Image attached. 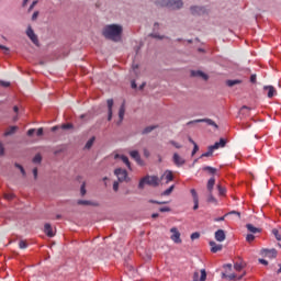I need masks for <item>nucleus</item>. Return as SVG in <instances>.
Here are the masks:
<instances>
[{
  "mask_svg": "<svg viewBox=\"0 0 281 281\" xmlns=\"http://www.w3.org/2000/svg\"><path fill=\"white\" fill-rule=\"evenodd\" d=\"M123 27L119 24H110L104 26L102 34L105 38L117 43L122 36Z\"/></svg>",
  "mask_w": 281,
  "mask_h": 281,
  "instance_id": "obj_1",
  "label": "nucleus"
},
{
  "mask_svg": "<svg viewBox=\"0 0 281 281\" xmlns=\"http://www.w3.org/2000/svg\"><path fill=\"white\" fill-rule=\"evenodd\" d=\"M159 178L157 176H145L144 178L140 179L138 183L139 190H144L145 186H153L154 188H157L159 186Z\"/></svg>",
  "mask_w": 281,
  "mask_h": 281,
  "instance_id": "obj_2",
  "label": "nucleus"
},
{
  "mask_svg": "<svg viewBox=\"0 0 281 281\" xmlns=\"http://www.w3.org/2000/svg\"><path fill=\"white\" fill-rule=\"evenodd\" d=\"M114 175L117 177V180L121 183L124 181L128 183V181H131V178H128V171H126V169L117 168L114 170Z\"/></svg>",
  "mask_w": 281,
  "mask_h": 281,
  "instance_id": "obj_3",
  "label": "nucleus"
},
{
  "mask_svg": "<svg viewBox=\"0 0 281 281\" xmlns=\"http://www.w3.org/2000/svg\"><path fill=\"white\" fill-rule=\"evenodd\" d=\"M205 122L206 124H209V126H214V128H218V125L216 124V122H214L213 120L211 119H198V120H193V121H190L188 122L187 124L190 125V124H201Z\"/></svg>",
  "mask_w": 281,
  "mask_h": 281,
  "instance_id": "obj_4",
  "label": "nucleus"
},
{
  "mask_svg": "<svg viewBox=\"0 0 281 281\" xmlns=\"http://www.w3.org/2000/svg\"><path fill=\"white\" fill-rule=\"evenodd\" d=\"M155 4L158 8H172L177 4V0H156Z\"/></svg>",
  "mask_w": 281,
  "mask_h": 281,
  "instance_id": "obj_5",
  "label": "nucleus"
},
{
  "mask_svg": "<svg viewBox=\"0 0 281 281\" xmlns=\"http://www.w3.org/2000/svg\"><path fill=\"white\" fill-rule=\"evenodd\" d=\"M26 36H29V38L32 41V43H34V45L38 46V36L36 35V33H34V30L32 29V26L27 27Z\"/></svg>",
  "mask_w": 281,
  "mask_h": 281,
  "instance_id": "obj_6",
  "label": "nucleus"
},
{
  "mask_svg": "<svg viewBox=\"0 0 281 281\" xmlns=\"http://www.w3.org/2000/svg\"><path fill=\"white\" fill-rule=\"evenodd\" d=\"M190 10H191V14H193V16H201L207 12V10L203 7H191Z\"/></svg>",
  "mask_w": 281,
  "mask_h": 281,
  "instance_id": "obj_7",
  "label": "nucleus"
},
{
  "mask_svg": "<svg viewBox=\"0 0 281 281\" xmlns=\"http://www.w3.org/2000/svg\"><path fill=\"white\" fill-rule=\"evenodd\" d=\"M114 159H121V161H123V164H125V166L128 168V170H133V167H131V160H128V158L125 155L116 154L114 156Z\"/></svg>",
  "mask_w": 281,
  "mask_h": 281,
  "instance_id": "obj_8",
  "label": "nucleus"
},
{
  "mask_svg": "<svg viewBox=\"0 0 281 281\" xmlns=\"http://www.w3.org/2000/svg\"><path fill=\"white\" fill-rule=\"evenodd\" d=\"M130 156L132 159H135L138 166H144V160H142V156H139V151L137 150H132L130 151Z\"/></svg>",
  "mask_w": 281,
  "mask_h": 281,
  "instance_id": "obj_9",
  "label": "nucleus"
},
{
  "mask_svg": "<svg viewBox=\"0 0 281 281\" xmlns=\"http://www.w3.org/2000/svg\"><path fill=\"white\" fill-rule=\"evenodd\" d=\"M192 78H202V80H209V76L201 70H191Z\"/></svg>",
  "mask_w": 281,
  "mask_h": 281,
  "instance_id": "obj_10",
  "label": "nucleus"
},
{
  "mask_svg": "<svg viewBox=\"0 0 281 281\" xmlns=\"http://www.w3.org/2000/svg\"><path fill=\"white\" fill-rule=\"evenodd\" d=\"M262 254L266 256V258H276L278 256V250H276V248L263 249Z\"/></svg>",
  "mask_w": 281,
  "mask_h": 281,
  "instance_id": "obj_11",
  "label": "nucleus"
},
{
  "mask_svg": "<svg viewBox=\"0 0 281 281\" xmlns=\"http://www.w3.org/2000/svg\"><path fill=\"white\" fill-rule=\"evenodd\" d=\"M227 146V139L225 138H220V142H216L214 145H211V147L214 150H218V148H225Z\"/></svg>",
  "mask_w": 281,
  "mask_h": 281,
  "instance_id": "obj_12",
  "label": "nucleus"
},
{
  "mask_svg": "<svg viewBox=\"0 0 281 281\" xmlns=\"http://www.w3.org/2000/svg\"><path fill=\"white\" fill-rule=\"evenodd\" d=\"M161 183H170L172 181V171H165L160 178Z\"/></svg>",
  "mask_w": 281,
  "mask_h": 281,
  "instance_id": "obj_13",
  "label": "nucleus"
},
{
  "mask_svg": "<svg viewBox=\"0 0 281 281\" xmlns=\"http://www.w3.org/2000/svg\"><path fill=\"white\" fill-rule=\"evenodd\" d=\"M44 233L48 238H54V236H56V233H54V229L52 228V224L44 225Z\"/></svg>",
  "mask_w": 281,
  "mask_h": 281,
  "instance_id": "obj_14",
  "label": "nucleus"
},
{
  "mask_svg": "<svg viewBox=\"0 0 281 281\" xmlns=\"http://www.w3.org/2000/svg\"><path fill=\"white\" fill-rule=\"evenodd\" d=\"M106 102H108V121L111 122V120H113V99H109Z\"/></svg>",
  "mask_w": 281,
  "mask_h": 281,
  "instance_id": "obj_15",
  "label": "nucleus"
},
{
  "mask_svg": "<svg viewBox=\"0 0 281 281\" xmlns=\"http://www.w3.org/2000/svg\"><path fill=\"white\" fill-rule=\"evenodd\" d=\"M225 238H226L225 231L218 229L217 232H215V240H217V243H223Z\"/></svg>",
  "mask_w": 281,
  "mask_h": 281,
  "instance_id": "obj_16",
  "label": "nucleus"
},
{
  "mask_svg": "<svg viewBox=\"0 0 281 281\" xmlns=\"http://www.w3.org/2000/svg\"><path fill=\"white\" fill-rule=\"evenodd\" d=\"M210 247H211L212 254H217V251L223 250V245H218L215 241H210Z\"/></svg>",
  "mask_w": 281,
  "mask_h": 281,
  "instance_id": "obj_17",
  "label": "nucleus"
},
{
  "mask_svg": "<svg viewBox=\"0 0 281 281\" xmlns=\"http://www.w3.org/2000/svg\"><path fill=\"white\" fill-rule=\"evenodd\" d=\"M126 113V106H125V103L123 102L120 110H119V123L117 124H122V122L124 121V115Z\"/></svg>",
  "mask_w": 281,
  "mask_h": 281,
  "instance_id": "obj_18",
  "label": "nucleus"
},
{
  "mask_svg": "<svg viewBox=\"0 0 281 281\" xmlns=\"http://www.w3.org/2000/svg\"><path fill=\"white\" fill-rule=\"evenodd\" d=\"M191 194L193 196V210H199V194L196 193V190L191 189Z\"/></svg>",
  "mask_w": 281,
  "mask_h": 281,
  "instance_id": "obj_19",
  "label": "nucleus"
},
{
  "mask_svg": "<svg viewBox=\"0 0 281 281\" xmlns=\"http://www.w3.org/2000/svg\"><path fill=\"white\" fill-rule=\"evenodd\" d=\"M246 272H244L241 276L236 277L235 273H231V274H226V273H222V278H226L227 280H243L244 276Z\"/></svg>",
  "mask_w": 281,
  "mask_h": 281,
  "instance_id": "obj_20",
  "label": "nucleus"
},
{
  "mask_svg": "<svg viewBox=\"0 0 281 281\" xmlns=\"http://www.w3.org/2000/svg\"><path fill=\"white\" fill-rule=\"evenodd\" d=\"M263 90L268 91V93H267L268 98H273V95H276V93H277L276 88L273 86H265Z\"/></svg>",
  "mask_w": 281,
  "mask_h": 281,
  "instance_id": "obj_21",
  "label": "nucleus"
},
{
  "mask_svg": "<svg viewBox=\"0 0 281 281\" xmlns=\"http://www.w3.org/2000/svg\"><path fill=\"white\" fill-rule=\"evenodd\" d=\"M77 204L78 205H92L93 207H98V205H99L97 202H92L89 200H78Z\"/></svg>",
  "mask_w": 281,
  "mask_h": 281,
  "instance_id": "obj_22",
  "label": "nucleus"
},
{
  "mask_svg": "<svg viewBox=\"0 0 281 281\" xmlns=\"http://www.w3.org/2000/svg\"><path fill=\"white\" fill-rule=\"evenodd\" d=\"M246 229H248V232H250V234H260V232H261L260 228L254 226L252 224H247Z\"/></svg>",
  "mask_w": 281,
  "mask_h": 281,
  "instance_id": "obj_23",
  "label": "nucleus"
},
{
  "mask_svg": "<svg viewBox=\"0 0 281 281\" xmlns=\"http://www.w3.org/2000/svg\"><path fill=\"white\" fill-rule=\"evenodd\" d=\"M227 87H236V85H243V80L239 79H229L226 81Z\"/></svg>",
  "mask_w": 281,
  "mask_h": 281,
  "instance_id": "obj_24",
  "label": "nucleus"
},
{
  "mask_svg": "<svg viewBox=\"0 0 281 281\" xmlns=\"http://www.w3.org/2000/svg\"><path fill=\"white\" fill-rule=\"evenodd\" d=\"M215 183H216V179H215L214 177L211 178V179L207 181L206 188H207L209 192L212 193V191L214 190Z\"/></svg>",
  "mask_w": 281,
  "mask_h": 281,
  "instance_id": "obj_25",
  "label": "nucleus"
},
{
  "mask_svg": "<svg viewBox=\"0 0 281 281\" xmlns=\"http://www.w3.org/2000/svg\"><path fill=\"white\" fill-rule=\"evenodd\" d=\"M202 170L204 172H209V175H216V168H213V167H210V166L203 167Z\"/></svg>",
  "mask_w": 281,
  "mask_h": 281,
  "instance_id": "obj_26",
  "label": "nucleus"
},
{
  "mask_svg": "<svg viewBox=\"0 0 281 281\" xmlns=\"http://www.w3.org/2000/svg\"><path fill=\"white\" fill-rule=\"evenodd\" d=\"M155 128H157V126H155V125L147 126L143 130L142 134L148 135V133H153V131H155Z\"/></svg>",
  "mask_w": 281,
  "mask_h": 281,
  "instance_id": "obj_27",
  "label": "nucleus"
},
{
  "mask_svg": "<svg viewBox=\"0 0 281 281\" xmlns=\"http://www.w3.org/2000/svg\"><path fill=\"white\" fill-rule=\"evenodd\" d=\"M95 142V137H91L87 143H86V146L85 148H87V150H89L92 146H93V143Z\"/></svg>",
  "mask_w": 281,
  "mask_h": 281,
  "instance_id": "obj_28",
  "label": "nucleus"
},
{
  "mask_svg": "<svg viewBox=\"0 0 281 281\" xmlns=\"http://www.w3.org/2000/svg\"><path fill=\"white\" fill-rule=\"evenodd\" d=\"M234 269L235 271H243V269H245V265H243V262H236L234 263Z\"/></svg>",
  "mask_w": 281,
  "mask_h": 281,
  "instance_id": "obj_29",
  "label": "nucleus"
},
{
  "mask_svg": "<svg viewBox=\"0 0 281 281\" xmlns=\"http://www.w3.org/2000/svg\"><path fill=\"white\" fill-rule=\"evenodd\" d=\"M272 234L277 240H281V231H278V228L272 229Z\"/></svg>",
  "mask_w": 281,
  "mask_h": 281,
  "instance_id": "obj_30",
  "label": "nucleus"
},
{
  "mask_svg": "<svg viewBox=\"0 0 281 281\" xmlns=\"http://www.w3.org/2000/svg\"><path fill=\"white\" fill-rule=\"evenodd\" d=\"M214 154V148H212V146L209 147V150L204 154L201 155V157H212V155Z\"/></svg>",
  "mask_w": 281,
  "mask_h": 281,
  "instance_id": "obj_31",
  "label": "nucleus"
},
{
  "mask_svg": "<svg viewBox=\"0 0 281 281\" xmlns=\"http://www.w3.org/2000/svg\"><path fill=\"white\" fill-rule=\"evenodd\" d=\"M16 126H11L5 133L4 135L8 136V135H14V133H16Z\"/></svg>",
  "mask_w": 281,
  "mask_h": 281,
  "instance_id": "obj_32",
  "label": "nucleus"
},
{
  "mask_svg": "<svg viewBox=\"0 0 281 281\" xmlns=\"http://www.w3.org/2000/svg\"><path fill=\"white\" fill-rule=\"evenodd\" d=\"M15 168H18L20 170V172L22 173V177H26V172H25V169L23 168V166L15 162Z\"/></svg>",
  "mask_w": 281,
  "mask_h": 281,
  "instance_id": "obj_33",
  "label": "nucleus"
},
{
  "mask_svg": "<svg viewBox=\"0 0 281 281\" xmlns=\"http://www.w3.org/2000/svg\"><path fill=\"white\" fill-rule=\"evenodd\" d=\"M41 161H43V157L41 156V154L35 155V157L33 158V164H41Z\"/></svg>",
  "mask_w": 281,
  "mask_h": 281,
  "instance_id": "obj_34",
  "label": "nucleus"
},
{
  "mask_svg": "<svg viewBox=\"0 0 281 281\" xmlns=\"http://www.w3.org/2000/svg\"><path fill=\"white\" fill-rule=\"evenodd\" d=\"M201 238V233L195 232L191 234V240H199Z\"/></svg>",
  "mask_w": 281,
  "mask_h": 281,
  "instance_id": "obj_35",
  "label": "nucleus"
},
{
  "mask_svg": "<svg viewBox=\"0 0 281 281\" xmlns=\"http://www.w3.org/2000/svg\"><path fill=\"white\" fill-rule=\"evenodd\" d=\"M172 190H175V186H171L170 188H168L167 190H165V191L162 192V196H168V195L172 192Z\"/></svg>",
  "mask_w": 281,
  "mask_h": 281,
  "instance_id": "obj_36",
  "label": "nucleus"
},
{
  "mask_svg": "<svg viewBox=\"0 0 281 281\" xmlns=\"http://www.w3.org/2000/svg\"><path fill=\"white\" fill-rule=\"evenodd\" d=\"M171 233H173L171 235V240H173V243H177V228L176 227L171 228Z\"/></svg>",
  "mask_w": 281,
  "mask_h": 281,
  "instance_id": "obj_37",
  "label": "nucleus"
},
{
  "mask_svg": "<svg viewBox=\"0 0 281 281\" xmlns=\"http://www.w3.org/2000/svg\"><path fill=\"white\" fill-rule=\"evenodd\" d=\"M19 248H20V249H27V241H25V240H20V243H19Z\"/></svg>",
  "mask_w": 281,
  "mask_h": 281,
  "instance_id": "obj_38",
  "label": "nucleus"
},
{
  "mask_svg": "<svg viewBox=\"0 0 281 281\" xmlns=\"http://www.w3.org/2000/svg\"><path fill=\"white\" fill-rule=\"evenodd\" d=\"M246 240L247 243H254V240H256V236H254V234H248L246 236Z\"/></svg>",
  "mask_w": 281,
  "mask_h": 281,
  "instance_id": "obj_39",
  "label": "nucleus"
},
{
  "mask_svg": "<svg viewBox=\"0 0 281 281\" xmlns=\"http://www.w3.org/2000/svg\"><path fill=\"white\" fill-rule=\"evenodd\" d=\"M61 128L64 131H69V128H74V124H71V123L63 124Z\"/></svg>",
  "mask_w": 281,
  "mask_h": 281,
  "instance_id": "obj_40",
  "label": "nucleus"
},
{
  "mask_svg": "<svg viewBox=\"0 0 281 281\" xmlns=\"http://www.w3.org/2000/svg\"><path fill=\"white\" fill-rule=\"evenodd\" d=\"M232 214L240 218V212H237V211H231L226 213L225 216H231Z\"/></svg>",
  "mask_w": 281,
  "mask_h": 281,
  "instance_id": "obj_41",
  "label": "nucleus"
},
{
  "mask_svg": "<svg viewBox=\"0 0 281 281\" xmlns=\"http://www.w3.org/2000/svg\"><path fill=\"white\" fill-rule=\"evenodd\" d=\"M183 164H186V159L177 156V166H183Z\"/></svg>",
  "mask_w": 281,
  "mask_h": 281,
  "instance_id": "obj_42",
  "label": "nucleus"
},
{
  "mask_svg": "<svg viewBox=\"0 0 281 281\" xmlns=\"http://www.w3.org/2000/svg\"><path fill=\"white\" fill-rule=\"evenodd\" d=\"M0 49L4 53V54H10V48L8 46H3L0 44Z\"/></svg>",
  "mask_w": 281,
  "mask_h": 281,
  "instance_id": "obj_43",
  "label": "nucleus"
},
{
  "mask_svg": "<svg viewBox=\"0 0 281 281\" xmlns=\"http://www.w3.org/2000/svg\"><path fill=\"white\" fill-rule=\"evenodd\" d=\"M207 201H209V203H216V198H214V195H212V193L210 192Z\"/></svg>",
  "mask_w": 281,
  "mask_h": 281,
  "instance_id": "obj_44",
  "label": "nucleus"
},
{
  "mask_svg": "<svg viewBox=\"0 0 281 281\" xmlns=\"http://www.w3.org/2000/svg\"><path fill=\"white\" fill-rule=\"evenodd\" d=\"M80 192H81V196H85V194H87V189H86L85 182L81 186Z\"/></svg>",
  "mask_w": 281,
  "mask_h": 281,
  "instance_id": "obj_45",
  "label": "nucleus"
},
{
  "mask_svg": "<svg viewBox=\"0 0 281 281\" xmlns=\"http://www.w3.org/2000/svg\"><path fill=\"white\" fill-rule=\"evenodd\" d=\"M196 153H199V145L194 144L193 150H192V157H194V155H196Z\"/></svg>",
  "mask_w": 281,
  "mask_h": 281,
  "instance_id": "obj_46",
  "label": "nucleus"
},
{
  "mask_svg": "<svg viewBox=\"0 0 281 281\" xmlns=\"http://www.w3.org/2000/svg\"><path fill=\"white\" fill-rule=\"evenodd\" d=\"M113 190L114 192H117L120 190V183L117 181L113 183Z\"/></svg>",
  "mask_w": 281,
  "mask_h": 281,
  "instance_id": "obj_47",
  "label": "nucleus"
},
{
  "mask_svg": "<svg viewBox=\"0 0 281 281\" xmlns=\"http://www.w3.org/2000/svg\"><path fill=\"white\" fill-rule=\"evenodd\" d=\"M217 189H218L220 194L223 196V194H225V192H226L225 188L217 186Z\"/></svg>",
  "mask_w": 281,
  "mask_h": 281,
  "instance_id": "obj_48",
  "label": "nucleus"
},
{
  "mask_svg": "<svg viewBox=\"0 0 281 281\" xmlns=\"http://www.w3.org/2000/svg\"><path fill=\"white\" fill-rule=\"evenodd\" d=\"M38 3L37 0L33 1L32 4L29 8V12H32V10H34V7Z\"/></svg>",
  "mask_w": 281,
  "mask_h": 281,
  "instance_id": "obj_49",
  "label": "nucleus"
},
{
  "mask_svg": "<svg viewBox=\"0 0 281 281\" xmlns=\"http://www.w3.org/2000/svg\"><path fill=\"white\" fill-rule=\"evenodd\" d=\"M4 199H7L8 201H12L14 199V194L12 193L5 194Z\"/></svg>",
  "mask_w": 281,
  "mask_h": 281,
  "instance_id": "obj_50",
  "label": "nucleus"
},
{
  "mask_svg": "<svg viewBox=\"0 0 281 281\" xmlns=\"http://www.w3.org/2000/svg\"><path fill=\"white\" fill-rule=\"evenodd\" d=\"M5 153V148L3 147V144L0 143V157L3 156Z\"/></svg>",
  "mask_w": 281,
  "mask_h": 281,
  "instance_id": "obj_51",
  "label": "nucleus"
},
{
  "mask_svg": "<svg viewBox=\"0 0 281 281\" xmlns=\"http://www.w3.org/2000/svg\"><path fill=\"white\" fill-rule=\"evenodd\" d=\"M34 179H38V168L33 169Z\"/></svg>",
  "mask_w": 281,
  "mask_h": 281,
  "instance_id": "obj_52",
  "label": "nucleus"
},
{
  "mask_svg": "<svg viewBox=\"0 0 281 281\" xmlns=\"http://www.w3.org/2000/svg\"><path fill=\"white\" fill-rule=\"evenodd\" d=\"M34 133H36V130H34V128L29 130L27 131L29 137H32V135H34Z\"/></svg>",
  "mask_w": 281,
  "mask_h": 281,
  "instance_id": "obj_53",
  "label": "nucleus"
},
{
  "mask_svg": "<svg viewBox=\"0 0 281 281\" xmlns=\"http://www.w3.org/2000/svg\"><path fill=\"white\" fill-rule=\"evenodd\" d=\"M1 87H10V81H0Z\"/></svg>",
  "mask_w": 281,
  "mask_h": 281,
  "instance_id": "obj_54",
  "label": "nucleus"
},
{
  "mask_svg": "<svg viewBox=\"0 0 281 281\" xmlns=\"http://www.w3.org/2000/svg\"><path fill=\"white\" fill-rule=\"evenodd\" d=\"M38 19V11H35L32 15V21H36Z\"/></svg>",
  "mask_w": 281,
  "mask_h": 281,
  "instance_id": "obj_55",
  "label": "nucleus"
},
{
  "mask_svg": "<svg viewBox=\"0 0 281 281\" xmlns=\"http://www.w3.org/2000/svg\"><path fill=\"white\" fill-rule=\"evenodd\" d=\"M159 212H170V207L168 206L160 207Z\"/></svg>",
  "mask_w": 281,
  "mask_h": 281,
  "instance_id": "obj_56",
  "label": "nucleus"
},
{
  "mask_svg": "<svg viewBox=\"0 0 281 281\" xmlns=\"http://www.w3.org/2000/svg\"><path fill=\"white\" fill-rule=\"evenodd\" d=\"M177 8H178V10H179V8H183V1L177 0Z\"/></svg>",
  "mask_w": 281,
  "mask_h": 281,
  "instance_id": "obj_57",
  "label": "nucleus"
},
{
  "mask_svg": "<svg viewBox=\"0 0 281 281\" xmlns=\"http://www.w3.org/2000/svg\"><path fill=\"white\" fill-rule=\"evenodd\" d=\"M150 36H151L153 38H159V40L164 38V36H160V35L155 34V33L150 34Z\"/></svg>",
  "mask_w": 281,
  "mask_h": 281,
  "instance_id": "obj_58",
  "label": "nucleus"
},
{
  "mask_svg": "<svg viewBox=\"0 0 281 281\" xmlns=\"http://www.w3.org/2000/svg\"><path fill=\"white\" fill-rule=\"evenodd\" d=\"M214 221H215V223H218V222H221V221H225V215L222 216V217H217V218H215Z\"/></svg>",
  "mask_w": 281,
  "mask_h": 281,
  "instance_id": "obj_59",
  "label": "nucleus"
},
{
  "mask_svg": "<svg viewBox=\"0 0 281 281\" xmlns=\"http://www.w3.org/2000/svg\"><path fill=\"white\" fill-rule=\"evenodd\" d=\"M250 82L256 83V75L250 76Z\"/></svg>",
  "mask_w": 281,
  "mask_h": 281,
  "instance_id": "obj_60",
  "label": "nucleus"
},
{
  "mask_svg": "<svg viewBox=\"0 0 281 281\" xmlns=\"http://www.w3.org/2000/svg\"><path fill=\"white\" fill-rule=\"evenodd\" d=\"M41 135H43V127H40V128L37 130V136L41 137Z\"/></svg>",
  "mask_w": 281,
  "mask_h": 281,
  "instance_id": "obj_61",
  "label": "nucleus"
},
{
  "mask_svg": "<svg viewBox=\"0 0 281 281\" xmlns=\"http://www.w3.org/2000/svg\"><path fill=\"white\" fill-rule=\"evenodd\" d=\"M144 156L145 157H150V151H148V149H144Z\"/></svg>",
  "mask_w": 281,
  "mask_h": 281,
  "instance_id": "obj_62",
  "label": "nucleus"
},
{
  "mask_svg": "<svg viewBox=\"0 0 281 281\" xmlns=\"http://www.w3.org/2000/svg\"><path fill=\"white\" fill-rule=\"evenodd\" d=\"M259 262H260L261 265H269V261H268V260H265V259H259Z\"/></svg>",
  "mask_w": 281,
  "mask_h": 281,
  "instance_id": "obj_63",
  "label": "nucleus"
},
{
  "mask_svg": "<svg viewBox=\"0 0 281 281\" xmlns=\"http://www.w3.org/2000/svg\"><path fill=\"white\" fill-rule=\"evenodd\" d=\"M172 159H173V164H177V153L173 154Z\"/></svg>",
  "mask_w": 281,
  "mask_h": 281,
  "instance_id": "obj_64",
  "label": "nucleus"
}]
</instances>
